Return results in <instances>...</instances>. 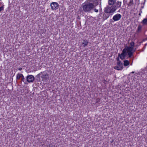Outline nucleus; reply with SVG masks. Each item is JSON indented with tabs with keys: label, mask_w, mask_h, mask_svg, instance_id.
Listing matches in <instances>:
<instances>
[{
	"label": "nucleus",
	"mask_w": 147,
	"mask_h": 147,
	"mask_svg": "<svg viewBox=\"0 0 147 147\" xmlns=\"http://www.w3.org/2000/svg\"><path fill=\"white\" fill-rule=\"evenodd\" d=\"M127 49L125 47V48H124L122 51V52L123 53L125 54V55H127Z\"/></svg>",
	"instance_id": "6ab92c4d"
},
{
	"label": "nucleus",
	"mask_w": 147,
	"mask_h": 147,
	"mask_svg": "<svg viewBox=\"0 0 147 147\" xmlns=\"http://www.w3.org/2000/svg\"><path fill=\"white\" fill-rule=\"evenodd\" d=\"M3 6H1L0 7V12L1 11V10L3 9Z\"/></svg>",
	"instance_id": "bb28decb"
},
{
	"label": "nucleus",
	"mask_w": 147,
	"mask_h": 147,
	"mask_svg": "<svg viewBox=\"0 0 147 147\" xmlns=\"http://www.w3.org/2000/svg\"><path fill=\"white\" fill-rule=\"evenodd\" d=\"M125 47L127 49V51H133L134 50H136V49H134L133 48L130 46L128 47L127 46H126Z\"/></svg>",
	"instance_id": "9d476101"
},
{
	"label": "nucleus",
	"mask_w": 147,
	"mask_h": 147,
	"mask_svg": "<svg viewBox=\"0 0 147 147\" xmlns=\"http://www.w3.org/2000/svg\"><path fill=\"white\" fill-rule=\"evenodd\" d=\"M112 6L115 11L117 8H119V7L118 6V5H117V4L116 2L113 5H112Z\"/></svg>",
	"instance_id": "ddd939ff"
},
{
	"label": "nucleus",
	"mask_w": 147,
	"mask_h": 147,
	"mask_svg": "<svg viewBox=\"0 0 147 147\" xmlns=\"http://www.w3.org/2000/svg\"><path fill=\"white\" fill-rule=\"evenodd\" d=\"M22 76L21 80L23 81L25 84H26L27 83L26 80L24 78V76L23 75H20Z\"/></svg>",
	"instance_id": "f3484780"
},
{
	"label": "nucleus",
	"mask_w": 147,
	"mask_h": 147,
	"mask_svg": "<svg viewBox=\"0 0 147 147\" xmlns=\"http://www.w3.org/2000/svg\"><path fill=\"white\" fill-rule=\"evenodd\" d=\"M139 15L140 16H141V13L140 12V13L139 14Z\"/></svg>",
	"instance_id": "72a5a7b5"
},
{
	"label": "nucleus",
	"mask_w": 147,
	"mask_h": 147,
	"mask_svg": "<svg viewBox=\"0 0 147 147\" xmlns=\"http://www.w3.org/2000/svg\"><path fill=\"white\" fill-rule=\"evenodd\" d=\"M147 45V44H146L145 45H144V48L145 49V47Z\"/></svg>",
	"instance_id": "c756f323"
},
{
	"label": "nucleus",
	"mask_w": 147,
	"mask_h": 147,
	"mask_svg": "<svg viewBox=\"0 0 147 147\" xmlns=\"http://www.w3.org/2000/svg\"><path fill=\"white\" fill-rule=\"evenodd\" d=\"M100 101V99L99 98H97L96 100V102L97 103L99 102Z\"/></svg>",
	"instance_id": "a878e982"
},
{
	"label": "nucleus",
	"mask_w": 147,
	"mask_h": 147,
	"mask_svg": "<svg viewBox=\"0 0 147 147\" xmlns=\"http://www.w3.org/2000/svg\"><path fill=\"white\" fill-rule=\"evenodd\" d=\"M135 50H134L133 51H128L127 52L128 55L129 57L131 58L132 56L133 55V53L135 52Z\"/></svg>",
	"instance_id": "2eb2a0df"
},
{
	"label": "nucleus",
	"mask_w": 147,
	"mask_h": 147,
	"mask_svg": "<svg viewBox=\"0 0 147 147\" xmlns=\"http://www.w3.org/2000/svg\"><path fill=\"white\" fill-rule=\"evenodd\" d=\"M116 0H108V3L110 5H112L115 3Z\"/></svg>",
	"instance_id": "9b49d317"
},
{
	"label": "nucleus",
	"mask_w": 147,
	"mask_h": 147,
	"mask_svg": "<svg viewBox=\"0 0 147 147\" xmlns=\"http://www.w3.org/2000/svg\"><path fill=\"white\" fill-rule=\"evenodd\" d=\"M134 71H132L131 72V73H132V74H134Z\"/></svg>",
	"instance_id": "f704fd0d"
},
{
	"label": "nucleus",
	"mask_w": 147,
	"mask_h": 147,
	"mask_svg": "<svg viewBox=\"0 0 147 147\" xmlns=\"http://www.w3.org/2000/svg\"><path fill=\"white\" fill-rule=\"evenodd\" d=\"M129 64V62L128 60H125L124 61L123 65L124 66H126Z\"/></svg>",
	"instance_id": "dca6fc26"
},
{
	"label": "nucleus",
	"mask_w": 147,
	"mask_h": 147,
	"mask_svg": "<svg viewBox=\"0 0 147 147\" xmlns=\"http://www.w3.org/2000/svg\"><path fill=\"white\" fill-rule=\"evenodd\" d=\"M41 77L42 81L46 82L49 78V74L46 71H43L42 73Z\"/></svg>",
	"instance_id": "f03ea898"
},
{
	"label": "nucleus",
	"mask_w": 147,
	"mask_h": 147,
	"mask_svg": "<svg viewBox=\"0 0 147 147\" xmlns=\"http://www.w3.org/2000/svg\"><path fill=\"white\" fill-rule=\"evenodd\" d=\"M124 1H125V0H123V3H124V5H125V3H124Z\"/></svg>",
	"instance_id": "c9c22d12"
},
{
	"label": "nucleus",
	"mask_w": 147,
	"mask_h": 147,
	"mask_svg": "<svg viewBox=\"0 0 147 147\" xmlns=\"http://www.w3.org/2000/svg\"><path fill=\"white\" fill-rule=\"evenodd\" d=\"M42 72H41L39 74H38L37 76H36V77H38V78H39L40 76V75L41 74H42Z\"/></svg>",
	"instance_id": "b1692460"
},
{
	"label": "nucleus",
	"mask_w": 147,
	"mask_h": 147,
	"mask_svg": "<svg viewBox=\"0 0 147 147\" xmlns=\"http://www.w3.org/2000/svg\"><path fill=\"white\" fill-rule=\"evenodd\" d=\"M130 45H131V47H132L133 48H134V42H132L130 43Z\"/></svg>",
	"instance_id": "4be33fe9"
},
{
	"label": "nucleus",
	"mask_w": 147,
	"mask_h": 147,
	"mask_svg": "<svg viewBox=\"0 0 147 147\" xmlns=\"http://www.w3.org/2000/svg\"><path fill=\"white\" fill-rule=\"evenodd\" d=\"M93 10H94V11L95 12H98V10L97 9H96V8H95V7L94 8V9H93Z\"/></svg>",
	"instance_id": "393cba45"
},
{
	"label": "nucleus",
	"mask_w": 147,
	"mask_h": 147,
	"mask_svg": "<svg viewBox=\"0 0 147 147\" xmlns=\"http://www.w3.org/2000/svg\"><path fill=\"white\" fill-rule=\"evenodd\" d=\"M126 55L124 53H121V54L119 53L118 54V56L122 60H123L125 59V57L126 56Z\"/></svg>",
	"instance_id": "1a4fd4ad"
},
{
	"label": "nucleus",
	"mask_w": 147,
	"mask_h": 147,
	"mask_svg": "<svg viewBox=\"0 0 147 147\" xmlns=\"http://www.w3.org/2000/svg\"><path fill=\"white\" fill-rule=\"evenodd\" d=\"M144 8V6H142V7H141V9H142V8Z\"/></svg>",
	"instance_id": "473e14b6"
},
{
	"label": "nucleus",
	"mask_w": 147,
	"mask_h": 147,
	"mask_svg": "<svg viewBox=\"0 0 147 147\" xmlns=\"http://www.w3.org/2000/svg\"><path fill=\"white\" fill-rule=\"evenodd\" d=\"M112 6L115 11L117 8H119V7L118 6V5H117V4L116 2L113 5H112Z\"/></svg>",
	"instance_id": "f8f14e48"
},
{
	"label": "nucleus",
	"mask_w": 147,
	"mask_h": 147,
	"mask_svg": "<svg viewBox=\"0 0 147 147\" xmlns=\"http://www.w3.org/2000/svg\"><path fill=\"white\" fill-rule=\"evenodd\" d=\"M112 15V14H110L105 12L103 15V20L104 21L105 20L107 19L111 15Z\"/></svg>",
	"instance_id": "6e6552de"
},
{
	"label": "nucleus",
	"mask_w": 147,
	"mask_h": 147,
	"mask_svg": "<svg viewBox=\"0 0 147 147\" xmlns=\"http://www.w3.org/2000/svg\"><path fill=\"white\" fill-rule=\"evenodd\" d=\"M131 1H130V3H131ZM130 4H128V5H129V6H130V5H129Z\"/></svg>",
	"instance_id": "2f4dec72"
},
{
	"label": "nucleus",
	"mask_w": 147,
	"mask_h": 147,
	"mask_svg": "<svg viewBox=\"0 0 147 147\" xmlns=\"http://www.w3.org/2000/svg\"><path fill=\"white\" fill-rule=\"evenodd\" d=\"M97 0H88L82 4L83 11L85 12H92L94 8L98 5Z\"/></svg>",
	"instance_id": "f257e3e1"
},
{
	"label": "nucleus",
	"mask_w": 147,
	"mask_h": 147,
	"mask_svg": "<svg viewBox=\"0 0 147 147\" xmlns=\"http://www.w3.org/2000/svg\"><path fill=\"white\" fill-rule=\"evenodd\" d=\"M121 17V16L120 14L117 13L113 16V19L115 21H117L120 19Z\"/></svg>",
	"instance_id": "0eeeda50"
},
{
	"label": "nucleus",
	"mask_w": 147,
	"mask_h": 147,
	"mask_svg": "<svg viewBox=\"0 0 147 147\" xmlns=\"http://www.w3.org/2000/svg\"><path fill=\"white\" fill-rule=\"evenodd\" d=\"M104 12L111 14V13H113L115 11L111 6V7L107 6L105 8Z\"/></svg>",
	"instance_id": "20e7f679"
},
{
	"label": "nucleus",
	"mask_w": 147,
	"mask_h": 147,
	"mask_svg": "<svg viewBox=\"0 0 147 147\" xmlns=\"http://www.w3.org/2000/svg\"><path fill=\"white\" fill-rule=\"evenodd\" d=\"M88 42L87 40H83V42L82 43V44L83 45V47H85L88 45Z\"/></svg>",
	"instance_id": "4468645a"
},
{
	"label": "nucleus",
	"mask_w": 147,
	"mask_h": 147,
	"mask_svg": "<svg viewBox=\"0 0 147 147\" xmlns=\"http://www.w3.org/2000/svg\"><path fill=\"white\" fill-rule=\"evenodd\" d=\"M20 75H23L21 74H17L16 76V80H18L20 79V78H21L22 76Z\"/></svg>",
	"instance_id": "a211bd4d"
},
{
	"label": "nucleus",
	"mask_w": 147,
	"mask_h": 147,
	"mask_svg": "<svg viewBox=\"0 0 147 147\" xmlns=\"http://www.w3.org/2000/svg\"><path fill=\"white\" fill-rule=\"evenodd\" d=\"M140 13H142V9H140Z\"/></svg>",
	"instance_id": "7c9ffc66"
},
{
	"label": "nucleus",
	"mask_w": 147,
	"mask_h": 147,
	"mask_svg": "<svg viewBox=\"0 0 147 147\" xmlns=\"http://www.w3.org/2000/svg\"><path fill=\"white\" fill-rule=\"evenodd\" d=\"M116 3L118 5V6L119 7V8L120 7L121 5V2L117 1Z\"/></svg>",
	"instance_id": "412c9836"
},
{
	"label": "nucleus",
	"mask_w": 147,
	"mask_h": 147,
	"mask_svg": "<svg viewBox=\"0 0 147 147\" xmlns=\"http://www.w3.org/2000/svg\"><path fill=\"white\" fill-rule=\"evenodd\" d=\"M18 69L19 70H21L22 69V68L21 67H20Z\"/></svg>",
	"instance_id": "c85d7f7f"
},
{
	"label": "nucleus",
	"mask_w": 147,
	"mask_h": 147,
	"mask_svg": "<svg viewBox=\"0 0 147 147\" xmlns=\"http://www.w3.org/2000/svg\"><path fill=\"white\" fill-rule=\"evenodd\" d=\"M117 65L114 67V69L118 70H121L123 69V63L121 61L117 62Z\"/></svg>",
	"instance_id": "7ed1b4c3"
},
{
	"label": "nucleus",
	"mask_w": 147,
	"mask_h": 147,
	"mask_svg": "<svg viewBox=\"0 0 147 147\" xmlns=\"http://www.w3.org/2000/svg\"><path fill=\"white\" fill-rule=\"evenodd\" d=\"M141 27L139 26L138 27V32H139L140 30H141Z\"/></svg>",
	"instance_id": "5701e85b"
},
{
	"label": "nucleus",
	"mask_w": 147,
	"mask_h": 147,
	"mask_svg": "<svg viewBox=\"0 0 147 147\" xmlns=\"http://www.w3.org/2000/svg\"><path fill=\"white\" fill-rule=\"evenodd\" d=\"M142 23L144 24H147V19L145 18L142 21Z\"/></svg>",
	"instance_id": "aec40b11"
},
{
	"label": "nucleus",
	"mask_w": 147,
	"mask_h": 147,
	"mask_svg": "<svg viewBox=\"0 0 147 147\" xmlns=\"http://www.w3.org/2000/svg\"><path fill=\"white\" fill-rule=\"evenodd\" d=\"M50 6L52 10H56L58 9L59 5L57 2H53L51 4Z\"/></svg>",
	"instance_id": "39448f33"
},
{
	"label": "nucleus",
	"mask_w": 147,
	"mask_h": 147,
	"mask_svg": "<svg viewBox=\"0 0 147 147\" xmlns=\"http://www.w3.org/2000/svg\"><path fill=\"white\" fill-rule=\"evenodd\" d=\"M119 57H117V58H116V59L117 61V62H119V61H120L119 60Z\"/></svg>",
	"instance_id": "cd10ccee"
},
{
	"label": "nucleus",
	"mask_w": 147,
	"mask_h": 147,
	"mask_svg": "<svg viewBox=\"0 0 147 147\" xmlns=\"http://www.w3.org/2000/svg\"><path fill=\"white\" fill-rule=\"evenodd\" d=\"M27 82L28 83L32 82L34 80V77L32 75H29L26 77Z\"/></svg>",
	"instance_id": "423d86ee"
}]
</instances>
